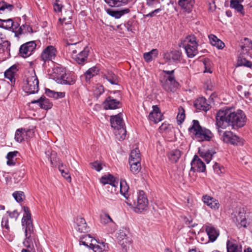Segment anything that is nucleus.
Returning <instances> with one entry per match:
<instances>
[{"instance_id":"obj_25","label":"nucleus","mask_w":252,"mask_h":252,"mask_svg":"<svg viewBox=\"0 0 252 252\" xmlns=\"http://www.w3.org/2000/svg\"><path fill=\"white\" fill-rule=\"evenodd\" d=\"M194 106L196 109L200 110L207 111L210 108V105L209 104L207 100L203 97H199L197 99L194 104Z\"/></svg>"},{"instance_id":"obj_10","label":"nucleus","mask_w":252,"mask_h":252,"mask_svg":"<svg viewBox=\"0 0 252 252\" xmlns=\"http://www.w3.org/2000/svg\"><path fill=\"white\" fill-rule=\"evenodd\" d=\"M53 70L54 79L58 83L70 85L75 83V79L74 77L67 76L63 68L57 67Z\"/></svg>"},{"instance_id":"obj_55","label":"nucleus","mask_w":252,"mask_h":252,"mask_svg":"<svg viewBox=\"0 0 252 252\" xmlns=\"http://www.w3.org/2000/svg\"><path fill=\"white\" fill-rule=\"evenodd\" d=\"M93 91L95 95L98 96L104 92V88L102 85L97 84L95 86Z\"/></svg>"},{"instance_id":"obj_23","label":"nucleus","mask_w":252,"mask_h":252,"mask_svg":"<svg viewBox=\"0 0 252 252\" xmlns=\"http://www.w3.org/2000/svg\"><path fill=\"white\" fill-rule=\"evenodd\" d=\"M182 53L177 50H174L167 52L163 54V58L168 62L173 61L174 62L179 61L181 57Z\"/></svg>"},{"instance_id":"obj_32","label":"nucleus","mask_w":252,"mask_h":252,"mask_svg":"<svg viewBox=\"0 0 252 252\" xmlns=\"http://www.w3.org/2000/svg\"><path fill=\"white\" fill-rule=\"evenodd\" d=\"M209 38L210 43L218 49H222L225 46L224 43L214 34L210 35Z\"/></svg>"},{"instance_id":"obj_28","label":"nucleus","mask_w":252,"mask_h":252,"mask_svg":"<svg viewBox=\"0 0 252 252\" xmlns=\"http://www.w3.org/2000/svg\"><path fill=\"white\" fill-rule=\"evenodd\" d=\"M92 248L94 252H103L108 251L109 247L107 243L104 242H94Z\"/></svg>"},{"instance_id":"obj_2","label":"nucleus","mask_w":252,"mask_h":252,"mask_svg":"<svg viewBox=\"0 0 252 252\" xmlns=\"http://www.w3.org/2000/svg\"><path fill=\"white\" fill-rule=\"evenodd\" d=\"M24 214L22 219V224L25 229V239L23 245L25 247L32 249L33 247L34 240L33 227L31 219V214L28 207H23Z\"/></svg>"},{"instance_id":"obj_36","label":"nucleus","mask_w":252,"mask_h":252,"mask_svg":"<svg viewBox=\"0 0 252 252\" xmlns=\"http://www.w3.org/2000/svg\"><path fill=\"white\" fill-rule=\"evenodd\" d=\"M111 7H119L127 4L133 0H104Z\"/></svg>"},{"instance_id":"obj_9","label":"nucleus","mask_w":252,"mask_h":252,"mask_svg":"<svg viewBox=\"0 0 252 252\" xmlns=\"http://www.w3.org/2000/svg\"><path fill=\"white\" fill-rule=\"evenodd\" d=\"M38 80L34 71L27 76L26 83L24 86V90L29 94H33L38 92L39 90Z\"/></svg>"},{"instance_id":"obj_50","label":"nucleus","mask_w":252,"mask_h":252,"mask_svg":"<svg viewBox=\"0 0 252 252\" xmlns=\"http://www.w3.org/2000/svg\"><path fill=\"white\" fill-rule=\"evenodd\" d=\"M185 118V111L183 107L180 106L178 108V114L177 116L178 122L180 124L182 123Z\"/></svg>"},{"instance_id":"obj_30","label":"nucleus","mask_w":252,"mask_h":252,"mask_svg":"<svg viewBox=\"0 0 252 252\" xmlns=\"http://www.w3.org/2000/svg\"><path fill=\"white\" fill-rule=\"evenodd\" d=\"M233 221L239 228L241 227H247V220L245 216L243 213H239L237 216H236V217L233 218Z\"/></svg>"},{"instance_id":"obj_11","label":"nucleus","mask_w":252,"mask_h":252,"mask_svg":"<svg viewBox=\"0 0 252 252\" xmlns=\"http://www.w3.org/2000/svg\"><path fill=\"white\" fill-rule=\"evenodd\" d=\"M218 132L221 136V139L226 143L231 144L233 145H242L244 144V140L235 135L231 131H225L223 132L220 128Z\"/></svg>"},{"instance_id":"obj_47","label":"nucleus","mask_w":252,"mask_h":252,"mask_svg":"<svg viewBox=\"0 0 252 252\" xmlns=\"http://www.w3.org/2000/svg\"><path fill=\"white\" fill-rule=\"evenodd\" d=\"M32 28L28 25H22L20 27L17 31L15 32L16 34H21L27 32H32Z\"/></svg>"},{"instance_id":"obj_59","label":"nucleus","mask_w":252,"mask_h":252,"mask_svg":"<svg viewBox=\"0 0 252 252\" xmlns=\"http://www.w3.org/2000/svg\"><path fill=\"white\" fill-rule=\"evenodd\" d=\"M63 6L59 3V0H56L54 4V9L56 12H61L62 11Z\"/></svg>"},{"instance_id":"obj_6","label":"nucleus","mask_w":252,"mask_h":252,"mask_svg":"<svg viewBox=\"0 0 252 252\" xmlns=\"http://www.w3.org/2000/svg\"><path fill=\"white\" fill-rule=\"evenodd\" d=\"M111 126L115 129V134L116 138L123 140L126 137V131L124 127V123L120 114L111 117Z\"/></svg>"},{"instance_id":"obj_27","label":"nucleus","mask_w":252,"mask_h":252,"mask_svg":"<svg viewBox=\"0 0 252 252\" xmlns=\"http://www.w3.org/2000/svg\"><path fill=\"white\" fill-rule=\"evenodd\" d=\"M17 71V66L13 65L7 69L4 72L5 78L8 79L12 83L15 81V76Z\"/></svg>"},{"instance_id":"obj_14","label":"nucleus","mask_w":252,"mask_h":252,"mask_svg":"<svg viewBox=\"0 0 252 252\" xmlns=\"http://www.w3.org/2000/svg\"><path fill=\"white\" fill-rule=\"evenodd\" d=\"M36 44L34 41L28 42L21 46L19 54L23 58H27L32 55L35 50Z\"/></svg>"},{"instance_id":"obj_1","label":"nucleus","mask_w":252,"mask_h":252,"mask_svg":"<svg viewBox=\"0 0 252 252\" xmlns=\"http://www.w3.org/2000/svg\"><path fill=\"white\" fill-rule=\"evenodd\" d=\"M246 120V116L243 111L238 110L234 111L230 107H224L220 110L216 115L217 128L225 129L231 126L232 129H237L243 127Z\"/></svg>"},{"instance_id":"obj_16","label":"nucleus","mask_w":252,"mask_h":252,"mask_svg":"<svg viewBox=\"0 0 252 252\" xmlns=\"http://www.w3.org/2000/svg\"><path fill=\"white\" fill-rule=\"evenodd\" d=\"M202 200L205 204L212 210H217L220 208V204L219 201L210 195H204L202 196Z\"/></svg>"},{"instance_id":"obj_13","label":"nucleus","mask_w":252,"mask_h":252,"mask_svg":"<svg viewBox=\"0 0 252 252\" xmlns=\"http://www.w3.org/2000/svg\"><path fill=\"white\" fill-rule=\"evenodd\" d=\"M57 51L52 45L47 46L42 52L40 57L44 62L52 61L56 57Z\"/></svg>"},{"instance_id":"obj_31","label":"nucleus","mask_w":252,"mask_h":252,"mask_svg":"<svg viewBox=\"0 0 252 252\" xmlns=\"http://www.w3.org/2000/svg\"><path fill=\"white\" fill-rule=\"evenodd\" d=\"M181 156V152L178 149L171 150L167 154V157L172 163L177 162Z\"/></svg>"},{"instance_id":"obj_48","label":"nucleus","mask_w":252,"mask_h":252,"mask_svg":"<svg viewBox=\"0 0 252 252\" xmlns=\"http://www.w3.org/2000/svg\"><path fill=\"white\" fill-rule=\"evenodd\" d=\"M24 130L25 128H23L18 129L16 130L15 135V139L17 142H21L24 140L25 137V132H24Z\"/></svg>"},{"instance_id":"obj_53","label":"nucleus","mask_w":252,"mask_h":252,"mask_svg":"<svg viewBox=\"0 0 252 252\" xmlns=\"http://www.w3.org/2000/svg\"><path fill=\"white\" fill-rule=\"evenodd\" d=\"M14 26V23L12 19L3 20V28L5 29H10Z\"/></svg>"},{"instance_id":"obj_38","label":"nucleus","mask_w":252,"mask_h":252,"mask_svg":"<svg viewBox=\"0 0 252 252\" xmlns=\"http://www.w3.org/2000/svg\"><path fill=\"white\" fill-rule=\"evenodd\" d=\"M14 8L12 4L5 1H0V14H6L11 11Z\"/></svg>"},{"instance_id":"obj_40","label":"nucleus","mask_w":252,"mask_h":252,"mask_svg":"<svg viewBox=\"0 0 252 252\" xmlns=\"http://www.w3.org/2000/svg\"><path fill=\"white\" fill-rule=\"evenodd\" d=\"M107 12L109 15L117 19H118L120 18L124 14L128 13L129 12V10L127 8L121 11H115L111 9H108L107 10Z\"/></svg>"},{"instance_id":"obj_4","label":"nucleus","mask_w":252,"mask_h":252,"mask_svg":"<svg viewBox=\"0 0 252 252\" xmlns=\"http://www.w3.org/2000/svg\"><path fill=\"white\" fill-rule=\"evenodd\" d=\"M174 70H162L160 74V82L163 89L168 92H175L178 83L176 81L174 74Z\"/></svg>"},{"instance_id":"obj_3","label":"nucleus","mask_w":252,"mask_h":252,"mask_svg":"<svg viewBox=\"0 0 252 252\" xmlns=\"http://www.w3.org/2000/svg\"><path fill=\"white\" fill-rule=\"evenodd\" d=\"M189 131L194 136V139L199 142L209 141L213 137V134L208 129L202 127L197 120L192 121V126L189 128Z\"/></svg>"},{"instance_id":"obj_51","label":"nucleus","mask_w":252,"mask_h":252,"mask_svg":"<svg viewBox=\"0 0 252 252\" xmlns=\"http://www.w3.org/2000/svg\"><path fill=\"white\" fill-rule=\"evenodd\" d=\"M238 65L239 66H244L251 68L252 67V63L245 58H239L238 60Z\"/></svg>"},{"instance_id":"obj_39","label":"nucleus","mask_w":252,"mask_h":252,"mask_svg":"<svg viewBox=\"0 0 252 252\" xmlns=\"http://www.w3.org/2000/svg\"><path fill=\"white\" fill-rule=\"evenodd\" d=\"M98 71L99 69L96 66H93L89 68L84 74L86 81L87 82L89 81L91 78L97 75Z\"/></svg>"},{"instance_id":"obj_29","label":"nucleus","mask_w":252,"mask_h":252,"mask_svg":"<svg viewBox=\"0 0 252 252\" xmlns=\"http://www.w3.org/2000/svg\"><path fill=\"white\" fill-rule=\"evenodd\" d=\"M158 55V51L157 49H153L148 52L144 53L143 58L146 63H150L156 59Z\"/></svg>"},{"instance_id":"obj_63","label":"nucleus","mask_w":252,"mask_h":252,"mask_svg":"<svg viewBox=\"0 0 252 252\" xmlns=\"http://www.w3.org/2000/svg\"><path fill=\"white\" fill-rule=\"evenodd\" d=\"M204 64L205 65V69L204 71V72H209V73H211L212 72V71L211 70V69L210 68H207V66H206V63L204 62Z\"/></svg>"},{"instance_id":"obj_43","label":"nucleus","mask_w":252,"mask_h":252,"mask_svg":"<svg viewBox=\"0 0 252 252\" xmlns=\"http://www.w3.org/2000/svg\"><path fill=\"white\" fill-rule=\"evenodd\" d=\"M131 160H133L135 162H140L141 156L140 151L138 148H135V149L131 151L129 158V161Z\"/></svg>"},{"instance_id":"obj_22","label":"nucleus","mask_w":252,"mask_h":252,"mask_svg":"<svg viewBox=\"0 0 252 252\" xmlns=\"http://www.w3.org/2000/svg\"><path fill=\"white\" fill-rule=\"evenodd\" d=\"M76 50L72 51V57L74 60L79 64L83 63L86 60L88 56L89 51L87 49H84L83 51L80 52L78 54L75 55L76 53Z\"/></svg>"},{"instance_id":"obj_5","label":"nucleus","mask_w":252,"mask_h":252,"mask_svg":"<svg viewBox=\"0 0 252 252\" xmlns=\"http://www.w3.org/2000/svg\"><path fill=\"white\" fill-rule=\"evenodd\" d=\"M126 203L132 207L134 211L137 213H141L147 210L149 204L147 197L143 190L139 191L136 200L127 198Z\"/></svg>"},{"instance_id":"obj_44","label":"nucleus","mask_w":252,"mask_h":252,"mask_svg":"<svg viewBox=\"0 0 252 252\" xmlns=\"http://www.w3.org/2000/svg\"><path fill=\"white\" fill-rule=\"evenodd\" d=\"M130 171L133 174H137L141 169L140 162H135L134 161H129Z\"/></svg>"},{"instance_id":"obj_17","label":"nucleus","mask_w":252,"mask_h":252,"mask_svg":"<svg viewBox=\"0 0 252 252\" xmlns=\"http://www.w3.org/2000/svg\"><path fill=\"white\" fill-rule=\"evenodd\" d=\"M204 227L209 240L212 242H214L220 234L219 230L210 223L206 224Z\"/></svg>"},{"instance_id":"obj_21","label":"nucleus","mask_w":252,"mask_h":252,"mask_svg":"<svg viewBox=\"0 0 252 252\" xmlns=\"http://www.w3.org/2000/svg\"><path fill=\"white\" fill-rule=\"evenodd\" d=\"M195 0H179L178 2V5L181 9L187 13H189L192 11Z\"/></svg>"},{"instance_id":"obj_18","label":"nucleus","mask_w":252,"mask_h":252,"mask_svg":"<svg viewBox=\"0 0 252 252\" xmlns=\"http://www.w3.org/2000/svg\"><path fill=\"white\" fill-rule=\"evenodd\" d=\"M32 104H37L41 109L44 110L50 109L53 104L50 100L44 96H42L37 100H33L31 102Z\"/></svg>"},{"instance_id":"obj_56","label":"nucleus","mask_w":252,"mask_h":252,"mask_svg":"<svg viewBox=\"0 0 252 252\" xmlns=\"http://www.w3.org/2000/svg\"><path fill=\"white\" fill-rule=\"evenodd\" d=\"M90 164L93 169H95L98 172L100 171L102 168L101 163L97 161L91 163Z\"/></svg>"},{"instance_id":"obj_46","label":"nucleus","mask_w":252,"mask_h":252,"mask_svg":"<svg viewBox=\"0 0 252 252\" xmlns=\"http://www.w3.org/2000/svg\"><path fill=\"white\" fill-rule=\"evenodd\" d=\"M230 6L241 13H242L244 10L243 6L239 3L238 0H230Z\"/></svg>"},{"instance_id":"obj_35","label":"nucleus","mask_w":252,"mask_h":252,"mask_svg":"<svg viewBox=\"0 0 252 252\" xmlns=\"http://www.w3.org/2000/svg\"><path fill=\"white\" fill-rule=\"evenodd\" d=\"M129 186L125 180H122L120 183V191L121 193L126 198L127 201V198H130L128 195Z\"/></svg>"},{"instance_id":"obj_45","label":"nucleus","mask_w":252,"mask_h":252,"mask_svg":"<svg viewBox=\"0 0 252 252\" xmlns=\"http://www.w3.org/2000/svg\"><path fill=\"white\" fill-rule=\"evenodd\" d=\"M215 152L210 151L206 152H200L199 154L201 158H202L207 163H209L212 158V157Z\"/></svg>"},{"instance_id":"obj_60","label":"nucleus","mask_w":252,"mask_h":252,"mask_svg":"<svg viewBox=\"0 0 252 252\" xmlns=\"http://www.w3.org/2000/svg\"><path fill=\"white\" fill-rule=\"evenodd\" d=\"M161 11V9L160 8L156 9L154 10V11H152L151 12L149 13L147 15H146V16L147 17H153L157 13Z\"/></svg>"},{"instance_id":"obj_64","label":"nucleus","mask_w":252,"mask_h":252,"mask_svg":"<svg viewBox=\"0 0 252 252\" xmlns=\"http://www.w3.org/2000/svg\"><path fill=\"white\" fill-rule=\"evenodd\" d=\"M244 252H252V249L250 248H248L245 250Z\"/></svg>"},{"instance_id":"obj_49","label":"nucleus","mask_w":252,"mask_h":252,"mask_svg":"<svg viewBox=\"0 0 252 252\" xmlns=\"http://www.w3.org/2000/svg\"><path fill=\"white\" fill-rule=\"evenodd\" d=\"M100 222L103 224L115 223L113 220L108 214H105L100 216Z\"/></svg>"},{"instance_id":"obj_37","label":"nucleus","mask_w":252,"mask_h":252,"mask_svg":"<svg viewBox=\"0 0 252 252\" xmlns=\"http://www.w3.org/2000/svg\"><path fill=\"white\" fill-rule=\"evenodd\" d=\"M227 252H242L241 248H239L235 241L228 240L226 243Z\"/></svg>"},{"instance_id":"obj_54","label":"nucleus","mask_w":252,"mask_h":252,"mask_svg":"<svg viewBox=\"0 0 252 252\" xmlns=\"http://www.w3.org/2000/svg\"><path fill=\"white\" fill-rule=\"evenodd\" d=\"M34 126H32L29 128H25L24 132H25V136L28 138L32 137L34 134Z\"/></svg>"},{"instance_id":"obj_8","label":"nucleus","mask_w":252,"mask_h":252,"mask_svg":"<svg viewBox=\"0 0 252 252\" xmlns=\"http://www.w3.org/2000/svg\"><path fill=\"white\" fill-rule=\"evenodd\" d=\"M116 238L123 250L126 252L132 241L129 229L126 227L121 228L116 233Z\"/></svg>"},{"instance_id":"obj_42","label":"nucleus","mask_w":252,"mask_h":252,"mask_svg":"<svg viewBox=\"0 0 252 252\" xmlns=\"http://www.w3.org/2000/svg\"><path fill=\"white\" fill-rule=\"evenodd\" d=\"M18 154L17 151L9 152L6 156L7 158V164L11 166L15 164L16 161V157Z\"/></svg>"},{"instance_id":"obj_12","label":"nucleus","mask_w":252,"mask_h":252,"mask_svg":"<svg viewBox=\"0 0 252 252\" xmlns=\"http://www.w3.org/2000/svg\"><path fill=\"white\" fill-rule=\"evenodd\" d=\"M50 156L48 158L50 160L51 164L53 166H56V163L59 162V169L61 172L62 176L66 179L69 182H71V178L69 174L68 171L67 169L64 168V165L62 162H60L59 159L57 158V154L54 151H52L50 153Z\"/></svg>"},{"instance_id":"obj_24","label":"nucleus","mask_w":252,"mask_h":252,"mask_svg":"<svg viewBox=\"0 0 252 252\" xmlns=\"http://www.w3.org/2000/svg\"><path fill=\"white\" fill-rule=\"evenodd\" d=\"M105 109H115L120 107V101L112 97H108L103 103Z\"/></svg>"},{"instance_id":"obj_52","label":"nucleus","mask_w":252,"mask_h":252,"mask_svg":"<svg viewBox=\"0 0 252 252\" xmlns=\"http://www.w3.org/2000/svg\"><path fill=\"white\" fill-rule=\"evenodd\" d=\"M12 195L14 199L18 202H21L23 200V197H24V194L23 192L21 191H15L13 193Z\"/></svg>"},{"instance_id":"obj_19","label":"nucleus","mask_w":252,"mask_h":252,"mask_svg":"<svg viewBox=\"0 0 252 252\" xmlns=\"http://www.w3.org/2000/svg\"><path fill=\"white\" fill-rule=\"evenodd\" d=\"M148 117L150 121L156 124L160 122L163 119V115L157 105L153 106V110L150 113Z\"/></svg>"},{"instance_id":"obj_58","label":"nucleus","mask_w":252,"mask_h":252,"mask_svg":"<svg viewBox=\"0 0 252 252\" xmlns=\"http://www.w3.org/2000/svg\"><path fill=\"white\" fill-rule=\"evenodd\" d=\"M7 213L8 214V215L10 218L14 219L15 220L17 219L19 216V214L17 210H14L12 212L7 211Z\"/></svg>"},{"instance_id":"obj_7","label":"nucleus","mask_w":252,"mask_h":252,"mask_svg":"<svg viewBox=\"0 0 252 252\" xmlns=\"http://www.w3.org/2000/svg\"><path fill=\"white\" fill-rule=\"evenodd\" d=\"M182 44L189 58H193L197 54L198 43L195 35L187 36L182 41Z\"/></svg>"},{"instance_id":"obj_20","label":"nucleus","mask_w":252,"mask_h":252,"mask_svg":"<svg viewBox=\"0 0 252 252\" xmlns=\"http://www.w3.org/2000/svg\"><path fill=\"white\" fill-rule=\"evenodd\" d=\"M100 181L103 185L109 184L112 188H114L115 192L117 191L116 188L119 186V182L116 180L115 178L111 175L103 176L100 178Z\"/></svg>"},{"instance_id":"obj_33","label":"nucleus","mask_w":252,"mask_h":252,"mask_svg":"<svg viewBox=\"0 0 252 252\" xmlns=\"http://www.w3.org/2000/svg\"><path fill=\"white\" fill-rule=\"evenodd\" d=\"M96 242V240L92 237L90 235H86L80 238V243L92 249L94 243Z\"/></svg>"},{"instance_id":"obj_34","label":"nucleus","mask_w":252,"mask_h":252,"mask_svg":"<svg viewBox=\"0 0 252 252\" xmlns=\"http://www.w3.org/2000/svg\"><path fill=\"white\" fill-rule=\"evenodd\" d=\"M103 78L106 79L111 84L116 85L118 84V79L117 76L111 71L108 70L103 74L102 76Z\"/></svg>"},{"instance_id":"obj_62","label":"nucleus","mask_w":252,"mask_h":252,"mask_svg":"<svg viewBox=\"0 0 252 252\" xmlns=\"http://www.w3.org/2000/svg\"><path fill=\"white\" fill-rule=\"evenodd\" d=\"M221 168L222 167L218 163H215L213 165L214 169L217 171H220V172H222Z\"/></svg>"},{"instance_id":"obj_15","label":"nucleus","mask_w":252,"mask_h":252,"mask_svg":"<svg viewBox=\"0 0 252 252\" xmlns=\"http://www.w3.org/2000/svg\"><path fill=\"white\" fill-rule=\"evenodd\" d=\"M205 170L206 166L204 163L197 156L195 155L191 162L190 171L203 172Z\"/></svg>"},{"instance_id":"obj_57","label":"nucleus","mask_w":252,"mask_h":252,"mask_svg":"<svg viewBox=\"0 0 252 252\" xmlns=\"http://www.w3.org/2000/svg\"><path fill=\"white\" fill-rule=\"evenodd\" d=\"M1 226L5 227L7 230H9V226L8 225V219L7 217H3L1 221Z\"/></svg>"},{"instance_id":"obj_41","label":"nucleus","mask_w":252,"mask_h":252,"mask_svg":"<svg viewBox=\"0 0 252 252\" xmlns=\"http://www.w3.org/2000/svg\"><path fill=\"white\" fill-rule=\"evenodd\" d=\"M45 94L48 96L55 99L63 98L65 96V93L63 92H56L54 91L51 90L49 89H45Z\"/></svg>"},{"instance_id":"obj_26","label":"nucleus","mask_w":252,"mask_h":252,"mask_svg":"<svg viewBox=\"0 0 252 252\" xmlns=\"http://www.w3.org/2000/svg\"><path fill=\"white\" fill-rule=\"evenodd\" d=\"M76 226L75 228L78 232H87L89 229L86 220L83 218L78 217L76 218L75 220Z\"/></svg>"},{"instance_id":"obj_61","label":"nucleus","mask_w":252,"mask_h":252,"mask_svg":"<svg viewBox=\"0 0 252 252\" xmlns=\"http://www.w3.org/2000/svg\"><path fill=\"white\" fill-rule=\"evenodd\" d=\"M146 4L149 6H153L156 3H159V0H146Z\"/></svg>"}]
</instances>
